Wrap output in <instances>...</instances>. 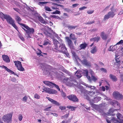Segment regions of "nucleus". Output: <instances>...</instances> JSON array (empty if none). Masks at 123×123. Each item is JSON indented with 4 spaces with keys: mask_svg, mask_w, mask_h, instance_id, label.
<instances>
[{
    "mask_svg": "<svg viewBox=\"0 0 123 123\" xmlns=\"http://www.w3.org/2000/svg\"><path fill=\"white\" fill-rule=\"evenodd\" d=\"M86 87L90 88L91 89V90H94L95 89V87L94 86H89L88 85H86Z\"/></svg>",
    "mask_w": 123,
    "mask_h": 123,
    "instance_id": "33",
    "label": "nucleus"
},
{
    "mask_svg": "<svg viewBox=\"0 0 123 123\" xmlns=\"http://www.w3.org/2000/svg\"><path fill=\"white\" fill-rule=\"evenodd\" d=\"M112 120H113V121H117V120L115 118H114V117H113L112 119Z\"/></svg>",
    "mask_w": 123,
    "mask_h": 123,
    "instance_id": "64",
    "label": "nucleus"
},
{
    "mask_svg": "<svg viewBox=\"0 0 123 123\" xmlns=\"http://www.w3.org/2000/svg\"><path fill=\"white\" fill-rule=\"evenodd\" d=\"M22 28L26 32V33H27V32H28V31H27V30H26L25 29V28Z\"/></svg>",
    "mask_w": 123,
    "mask_h": 123,
    "instance_id": "63",
    "label": "nucleus"
},
{
    "mask_svg": "<svg viewBox=\"0 0 123 123\" xmlns=\"http://www.w3.org/2000/svg\"><path fill=\"white\" fill-rule=\"evenodd\" d=\"M46 98L49 101L51 102L52 104L55 105H56L59 106L60 105V104L56 101L52 99L49 97H47Z\"/></svg>",
    "mask_w": 123,
    "mask_h": 123,
    "instance_id": "16",
    "label": "nucleus"
},
{
    "mask_svg": "<svg viewBox=\"0 0 123 123\" xmlns=\"http://www.w3.org/2000/svg\"><path fill=\"white\" fill-rule=\"evenodd\" d=\"M100 70H101V71H103L104 72L106 73L107 72V71L106 70V69L105 68H101L100 69Z\"/></svg>",
    "mask_w": 123,
    "mask_h": 123,
    "instance_id": "41",
    "label": "nucleus"
},
{
    "mask_svg": "<svg viewBox=\"0 0 123 123\" xmlns=\"http://www.w3.org/2000/svg\"><path fill=\"white\" fill-rule=\"evenodd\" d=\"M53 116H55L56 117H57L58 116V115L57 114L54 113Z\"/></svg>",
    "mask_w": 123,
    "mask_h": 123,
    "instance_id": "62",
    "label": "nucleus"
},
{
    "mask_svg": "<svg viewBox=\"0 0 123 123\" xmlns=\"http://www.w3.org/2000/svg\"><path fill=\"white\" fill-rule=\"evenodd\" d=\"M49 43V40H45L44 43L43 45H46Z\"/></svg>",
    "mask_w": 123,
    "mask_h": 123,
    "instance_id": "38",
    "label": "nucleus"
},
{
    "mask_svg": "<svg viewBox=\"0 0 123 123\" xmlns=\"http://www.w3.org/2000/svg\"><path fill=\"white\" fill-rule=\"evenodd\" d=\"M109 77L113 81L116 82L117 80V79L116 76L112 74H110L109 75Z\"/></svg>",
    "mask_w": 123,
    "mask_h": 123,
    "instance_id": "21",
    "label": "nucleus"
},
{
    "mask_svg": "<svg viewBox=\"0 0 123 123\" xmlns=\"http://www.w3.org/2000/svg\"><path fill=\"white\" fill-rule=\"evenodd\" d=\"M63 15L65 16H67L68 17H69L68 14L66 13H64L63 14Z\"/></svg>",
    "mask_w": 123,
    "mask_h": 123,
    "instance_id": "56",
    "label": "nucleus"
},
{
    "mask_svg": "<svg viewBox=\"0 0 123 123\" xmlns=\"http://www.w3.org/2000/svg\"><path fill=\"white\" fill-rule=\"evenodd\" d=\"M100 36L103 40H105L107 39L108 35L103 31L101 33Z\"/></svg>",
    "mask_w": 123,
    "mask_h": 123,
    "instance_id": "19",
    "label": "nucleus"
},
{
    "mask_svg": "<svg viewBox=\"0 0 123 123\" xmlns=\"http://www.w3.org/2000/svg\"><path fill=\"white\" fill-rule=\"evenodd\" d=\"M76 108V107L72 106L71 109V111H74Z\"/></svg>",
    "mask_w": 123,
    "mask_h": 123,
    "instance_id": "53",
    "label": "nucleus"
},
{
    "mask_svg": "<svg viewBox=\"0 0 123 123\" xmlns=\"http://www.w3.org/2000/svg\"><path fill=\"white\" fill-rule=\"evenodd\" d=\"M0 16L4 20V18L6 19L8 23L12 25L16 30H17L18 27L14 23V20L12 19V18L9 15L4 14L2 12L0 13Z\"/></svg>",
    "mask_w": 123,
    "mask_h": 123,
    "instance_id": "2",
    "label": "nucleus"
},
{
    "mask_svg": "<svg viewBox=\"0 0 123 123\" xmlns=\"http://www.w3.org/2000/svg\"><path fill=\"white\" fill-rule=\"evenodd\" d=\"M116 45H115L114 46L112 47V46H111L108 49V50L109 51H113L117 49V47H115Z\"/></svg>",
    "mask_w": 123,
    "mask_h": 123,
    "instance_id": "26",
    "label": "nucleus"
},
{
    "mask_svg": "<svg viewBox=\"0 0 123 123\" xmlns=\"http://www.w3.org/2000/svg\"><path fill=\"white\" fill-rule=\"evenodd\" d=\"M46 92L49 94H56L57 93V92L56 91L49 88H46Z\"/></svg>",
    "mask_w": 123,
    "mask_h": 123,
    "instance_id": "13",
    "label": "nucleus"
},
{
    "mask_svg": "<svg viewBox=\"0 0 123 123\" xmlns=\"http://www.w3.org/2000/svg\"><path fill=\"white\" fill-rule=\"evenodd\" d=\"M66 38L67 39V41L70 48L72 49H74V47L73 46V44L72 43V41L68 37H66Z\"/></svg>",
    "mask_w": 123,
    "mask_h": 123,
    "instance_id": "14",
    "label": "nucleus"
},
{
    "mask_svg": "<svg viewBox=\"0 0 123 123\" xmlns=\"http://www.w3.org/2000/svg\"><path fill=\"white\" fill-rule=\"evenodd\" d=\"M81 63L82 64L87 66H90L91 65L90 62L86 59H84L80 61Z\"/></svg>",
    "mask_w": 123,
    "mask_h": 123,
    "instance_id": "15",
    "label": "nucleus"
},
{
    "mask_svg": "<svg viewBox=\"0 0 123 123\" xmlns=\"http://www.w3.org/2000/svg\"><path fill=\"white\" fill-rule=\"evenodd\" d=\"M95 21L94 20L92 21H89L86 23V24L87 25H91L92 24L94 23Z\"/></svg>",
    "mask_w": 123,
    "mask_h": 123,
    "instance_id": "42",
    "label": "nucleus"
},
{
    "mask_svg": "<svg viewBox=\"0 0 123 123\" xmlns=\"http://www.w3.org/2000/svg\"><path fill=\"white\" fill-rule=\"evenodd\" d=\"M15 65L18 69L20 71H25L24 68L22 67L21 62L18 61H13Z\"/></svg>",
    "mask_w": 123,
    "mask_h": 123,
    "instance_id": "8",
    "label": "nucleus"
},
{
    "mask_svg": "<svg viewBox=\"0 0 123 123\" xmlns=\"http://www.w3.org/2000/svg\"><path fill=\"white\" fill-rule=\"evenodd\" d=\"M72 106H68L67 107L68 109H71Z\"/></svg>",
    "mask_w": 123,
    "mask_h": 123,
    "instance_id": "60",
    "label": "nucleus"
},
{
    "mask_svg": "<svg viewBox=\"0 0 123 123\" xmlns=\"http://www.w3.org/2000/svg\"><path fill=\"white\" fill-rule=\"evenodd\" d=\"M95 93V92H92V91L86 90L84 92V97L86 99L89 101L90 103L92 104H94L93 103H97L100 101L101 98L100 97L96 96L93 98H92L90 97H93Z\"/></svg>",
    "mask_w": 123,
    "mask_h": 123,
    "instance_id": "1",
    "label": "nucleus"
},
{
    "mask_svg": "<svg viewBox=\"0 0 123 123\" xmlns=\"http://www.w3.org/2000/svg\"><path fill=\"white\" fill-rule=\"evenodd\" d=\"M15 19L16 20L17 22L18 23L21 25V24H20L19 23L22 20L20 17L18 16H17Z\"/></svg>",
    "mask_w": 123,
    "mask_h": 123,
    "instance_id": "29",
    "label": "nucleus"
},
{
    "mask_svg": "<svg viewBox=\"0 0 123 123\" xmlns=\"http://www.w3.org/2000/svg\"><path fill=\"white\" fill-rule=\"evenodd\" d=\"M34 98H36L37 99H39L40 98V96L38 94L36 93L35 94L34 96Z\"/></svg>",
    "mask_w": 123,
    "mask_h": 123,
    "instance_id": "35",
    "label": "nucleus"
},
{
    "mask_svg": "<svg viewBox=\"0 0 123 123\" xmlns=\"http://www.w3.org/2000/svg\"><path fill=\"white\" fill-rule=\"evenodd\" d=\"M79 5V4H73L72 6L73 7H77Z\"/></svg>",
    "mask_w": 123,
    "mask_h": 123,
    "instance_id": "52",
    "label": "nucleus"
},
{
    "mask_svg": "<svg viewBox=\"0 0 123 123\" xmlns=\"http://www.w3.org/2000/svg\"><path fill=\"white\" fill-rule=\"evenodd\" d=\"M3 68H4L8 72H10L11 74H13L14 75H17V76L18 77V76L17 75V74H15L14 72H13L12 70H10L9 69H8L6 67L3 65Z\"/></svg>",
    "mask_w": 123,
    "mask_h": 123,
    "instance_id": "20",
    "label": "nucleus"
},
{
    "mask_svg": "<svg viewBox=\"0 0 123 123\" xmlns=\"http://www.w3.org/2000/svg\"><path fill=\"white\" fill-rule=\"evenodd\" d=\"M113 96L117 100H120L123 98V96L122 94L117 91H115L113 92Z\"/></svg>",
    "mask_w": 123,
    "mask_h": 123,
    "instance_id": "10",
    "label": "nucleus"
},
{
    "mask_svg": "<svg viewBox=\"0 0 123 123\" xmlns=\"http://www.w3.org/2000/svg\"><path fill=\"white\" fill-rule=\"evenodd\" d=\"M13 9L18 12H19V9L17 8H13Z\"/></svg>",
    "mask_w": 123,
    "mask_h": 123,
    "instance_id": "54",
    "label": "nucleus"
},
{
    "mask_svg": "<svg viewBox=\"0 0 123 123\" xmlns=\"http://www.w3.org/2000/svg\"><path fill=\"white\" fill-rule=\"evenodd\" d=\"M87 8V7H86L84 6L81 7H80V8H79V9L80 10H83L84 9H85L86 8Z\"/></svg>",
    "mask_w": 123,
    "mask_h": 123,
    "instance_id": "48",
    "label": "nucleus"
},
{
    "mask_svg": "<svg viewBox=\"0 0 123 123\" xmlns=\"http://www.w3.org/2000/svg\"><path fill=\"white\" fill-rule=\"evenodd\" d=\"M19 37H20V38L22 41H24V38L23 37H22V36H20Z\"/></svg>",
    "mask_w": 123,
    "mask_h": 123,
    "instance_id": "57",
    "label": "nucleus"
},
{
    "mask_svg": "<svg viewBox=\"0 0 123 123\" xmlns=\"http://www.w3.org/2000/svg\"><path fill=\"white\" fill-rule=\"evenodd\" d=\"M59 48L61 49V51L63 53H65L67 50V49L65 45L64 44H61L59 46Z\"/></svg>",
    "mask_w": 123,
    "mask_h": 123,
    "instance_id": "18",
    "label": "nucleus"
},
{
    "mask_svg": "<svg viewBox=\"0 0 123 123\" xmlns=\"http://www.w3.org/2000/svg\"><path fill=\"white\" fill-rule=\"evenodd\" d=\"M117 118L119 119L122 117V115L119 113H118L117 114Z\"/></svg>",
    "mask_w": 123,
    "mask_h": 123,
    "instance_id": "36",
    "label": "nucleus"
},
{
    "mask_svg": "<svg viewBox=\"0 0 123 123\" xmlns=\"http://www.w3.org/2000/svg\"><path fill=\"white\" fill-rule=\"evenodd\" d=\"M59 108L61 110H65L66 109V107L65 106H60L59 107Z\"/></svg>",
    "mask_w": 123,
    "mask_h": 123,
    "instance_id": "40",
    "label": "nucleus"
},
{
    "mask_svg": "<svg viewBox=\"0 0 123 123\" xmlns=\"http://www.w3.org/2000/svg\"><path fill=\"white\" fill-rule=\"evenodd\" d=\"M123 13V10H122L119 13V14L121 15Z\"/></svg>",
    "mask_w": 123,
    "mask_h": 123,
    "instance_id": "58",
    "label": "nucleus"
},
{
    "mask_svg": "<svg viewBox=\"0 0 123 123\" xmlns=\"http://www.w3.org/2000/svg\"><path fill=\"white\" fill-rule=\"evenodd\" d=\"M69 113L66 114L63 116H62L61 117L62 119H63L64 118H67L69 116Z\"/></svg>",
    "mask_w": 123,
    "mask_h": 123,
    "instance_id": "39",
    "label": "nucleus"
},
{
    "mask_svg": "<svg viewBox=\"0 0 123 123\" xmlns=\"http://www.w3.org/2000/svg\"><path fill=\"white\" fill-rule=\"evenodd\" d=\"M99 64L100 65H102L103 66H104V64L102 62H99Z\"/></svg>",
    "mask_w": 123,
    "mask_h": 123,
    "instance_id": "59",
    "label": "nucleus"
},
{
    "mask_svg": "<svg viewBox=\"0 0 123 123\" xmlns=\"http://www.w3.org/2000/svg\"><path fill=\"white\" fill-rule=\"evenodd\" d=\"M102 90L103 91H105V87L103 86L102 87Z\"/></svg>",
    "mask_w": 123,
    "mask_h": 123,
    "instance_id": "61",
    "label": "nucleus"
},
{
    "mask_svg": "<svg viewBox=\"0 0 123 123\" xmlns=\"http://www.w3.org/2000/svg\"><path fill=\"white\" fill-rule=\"evenodd\" d=\"M63 81L67 86H71L73 85L74 80L70 78L66 77L63 79Z\"/></svg>",
    "mask_w": 123,
    "mask_h": 123,
    "instance_id": "6",
    "label": "nucleus"
},
{
    "mask_svg": "<svg viewBox=\"0 0 123 123\" xmlns=\"http://www.w3.org/2000/svg\"><path fill=\"white\" fill-rule=\"evenodd\" d=\"M52 6L51 7V8L52 9V11H53L55 10H56L52 12L53 14H59L60 13V12L59 10H57V9L59 10V9L58 8V6H60L62 8H63L64 6L60 4H58L56 3H53L52 4Z\"/></svg>",
    "mask_w": 123,
    "mask_h": 123,
    "instance_id": "3",
    "label": "nucleus"
},
{
    "mask_svg": "<svg viewBox=\"0 0 123 123\" xmlns=\"http://www.w3.org/2000/svg\"><path fill=\"white\" fill-rule=\"evenodd\" d=\"M64 8V7L62 8L64 9V10L65 11H66L67 12H69L71 11V10L70 9H69L68 8Z\"/></svg>",
    "mask_w": 123,
    "mask_h": 123,
    "instance_id": "44",
    "label": "nucleus"
},
{
    "mask_svg": "<svg viewBox=\"0 0 123 123\" xmlns=\"http://www.w3.org/2000/svg\"><path fill=\"white\" fill-rule=\"evenodd\" d=\"M51 106H50L49 107H48L47 108H45L44 109V111H49V109L50 108H51Z\"/></svg>",
    "mask_w": 123,
    "mask_h": 123,
    "instance_id": "51",
    "label": "nucleus"
},
{
    "mask_svg": "<svg viewBox=\"0 0 123 123\" xmlns=\"http://www.w3.org/2000/svg\"><path fill=\"white\" fill-rule=\"evenodd\" d=\"M64 72L68 74H69L70 73V72L66 70H64Z\"/></svg>",
    "mask_w": 123,
    "mask_h": 123,
    "instance_id": "55",
    "label": "nucleus"
},
{
    "mask_svg": "<svg viewBox=\"0 0 123 123\" xmlns=\"http://www.w3.org/2000/svg\"><path fill=\"white\" fill-rule=\"evenodd\" d=\"M94 12V11L93 10H89L88 11H87V13L88 14H91L92 13H93Z\"/></svg>",
    "mask_w": 123,
    "mask_h": 123,
    "instance_id": "45",
    "label": "nucleus"
},
{
    "mask_svg": "<svg viewBox=\"0 0 123 123\" xmlns=\"http://www.w3.org/2000/svg\"><path fill=\"white\" fill-rule=\"evenodd\" d=\"M62 96L64 98L66 96V93L63 92H62Z\"/></svg>",
    "mask_w": 123,
    "mask_h": 123,
    "instance_id": "50",
    "label": "nucleus"
},
{
    "mask_svg": "<svg viewBox=\"0 0 123 123\" xmlns=\"http://www.w3.org/2000/svg\"><path fill=\"white\" fill-rule=\"evenodd\" d=\"M97 51V48L96 46L93 47V49L91 51V52L92 54L95 53Z\"/></svg>",
    "mask_w": 123,
    "mask_h": 123,
    "instance_id": "28",
    "label": "nucleus"
},
{
    "mask_svg": "<svg viewBox=\"0 0 123 123\" xmlns=\"http://www.w3.org/2000/svg\"><path fill=\"white\" fill-rule=\"evenodd\" d=\"M70 37L73 40H75L76 39V38L74 34H71L70 35Z\"/></svg>",
    "mask_w": 123,
    "mask_h": 123,
    "instance_id": "31",
    "label": "nucleus"
},
{
    "mask_svg": "<svg viewBox=\"0 0 123 123\" xmlns=\"http://www.w3.org/2000/svg\"><path fill=\"white\" fill-rule=\"evenodd\" d=\"M2 57L3 60L6 63H9L10 61L9 57L7 55H3Z\"/></svg>",
    "mask_w": 123,
    "mask_h": 123,
    "instance_id": "17",
    "label": "nucleus"
},
{
    "mask_svg": "<svg viewBox=\"0 0 123 123\" xmlns=\"http://www.w3.org/2000/svg\"><path fill=\"white\" fill-rule=\"evenodd\" d=\"M47 2H39L38 4L40 5L41 6L45 4H46Z\"/></svg>",
    "mask_w": 123,
    "mask_h": 123,
    "instance_id": "34",
    "label": "nucleus"
},
{
    "mask_svg": "<svg viewBox=\"0 0 123 123\" xmlns=\"http://www.w3.org/2000/svg\"><path fill=\"white\" fill-rule=\"evenodd\" d=\"M100 37L99 36L96 37L94 38H91L90 39V40L97 43L100 40Z\"/></svg>",
    "mask_w": 123,
    "mask_h": 123,
    "instance_id": "22",
    "label": "nucleus"
},
{
    "mask_svg": "<svg viewBox=\"0 0 123 123\" xmlns=\"http://www.w3.org/2000/svg\"><path fill=\"white\" fill-rule=\"evenodd\" d=\"M38 19L39 21L42 23L44 24L48 23V21H45L43 19V18L41 17H39Z\"/></svg>",
    "mask_w": 123,
    "mask_h": 123,
    "instance_id": "23",
    "label": "nucleus"
},
{
    "mask_svg": "<svg viewBox=\"0 0 123 123\" xmlns=\"http://www.w3.org/2000/svg\"><path fill=\"white\" fill-rule=\"evenodd\" d=\"M28 98L27 96H25L23 98V100L24 101H26L27 100Z\"/></svg>",
    "mask_w": 123,
    "mask_h": 123,
    "instance_id": "49",
    "label": "nucleus"
},
{
    "mask_svg": "<svg viewBox=\"0 0 123 123\" xmlns=\"http://www.w3.org/2000/svg\"><path fill=\"white\" fill-rule=\"evenodd\" d=\"M89 73L91 74V76L94 75L95 74L94 72L91 70H90Z\"/></svg>",
    "mask_w": 123,
    "mask_h": 123,
    "instance_id": "43",
    "label": "nucleus"
},
{
    "mask_svg": "<svg viewBox=\"0 0 123 123\" xmlns=\"http://www.w3.org/2000/svg\"><path fill=\"white\" fill-rule=\"evenodd\" d=\"M87 46V44L85 42L80 45L79 46L80 49H85Z\"/></svg>",
    "mask_w": 123,
    "mask_h": 123,
    "instance_id": "24",
    "label": "nucleus"
},
{
    "mask_svg": "<svg viewBox=\"0 0 123 123\" xmlns=\"http://www.w3.org/2000/svg\"><path fill=\"white\" fill-rule=\"evenodd\" d=\"M21 25L27 30L28 32H27V34L28 35V36L29 37L31 38L30 35L33 34L35 32L34 29L32 28H31L27 25H26L24 24H21Z\"/></svg>",
    "mask_w": 123,
    "mask_h": 123,
    "instance_id": "5",
    "label": "nucleus"
},
{
    "mask_svg": "<svg viewBox=\"0 0 123 123\" xmlns=\"http://www.w3.org/2000/svg\"><path fill=\"white\" fill-rule=\"evenodd\" d=\"M23 118V116L21 114H19L18 116V119L20 121L22 120Z\"/></svg>",
    "mask_w": 123,
    "mask_h": 123,
    "instance_id": "37",
    "label": "nucleus"
},
{
    "mask_svg": "<svg viewBox=\"0 0 123 123\" xmlns=\"http://www.w3.org/2000/svg\"><path fill=\"white\" fill-rule=\"evenodd\" d=\"M111 104L112 105H117L118 106L119 108L120 107V104L118 102L116 101L113 100L111 102Z\"/></svg>",
    "mask_w": 123,
    "mask_h": 123,
    "instance_id": "27",
    "label": "nucleus"
},
{
    "mask_svg": "<svg viewBox=\"0 0 123 123\" xmlns=\"http://www.w3.org/2000/svg\"><path fill=\"white\" fill-rule=\"evenodd\" d=\"M67 97L69 100L74 102H78V99L75 95L71 94L68 96Z\"/></svg>",
    "mask_w": 123,
    "mask_h": 123,
    "instance_id": "12",
    "label": "nucleus"
},
{
    "mask_svg": "<svg viewBox=\"0 0 123 123\" xmlns=\"http://www.w3.org/2000/svg\"><path fill=\"white\" fill-rule=\"evenodd\" d=\"M44 8L45 10L46 11H47L49 12L53 11L52 9H51L50 7H48V6H45Z\"/></svg>",
    "mask_w": 123,
    "mask_h": 123,
    "instance_id": "30",
    "label": "nucleus"
},
{
    "mask_svg": "<svg viewBox=\"0 0 123 123\" xmlns=\"http://www.w3.org/2000/svg\"><path fill=\"white\" fill-rule=\"evenodd\" d=\"M84 72L86 74V76L87 78L90 82H91L92 81H93L94 82H96V81L98 80L97 77H95L94 75L91 76V77L90 76H88V72L87 70H84Z\"/></svg>",
    "mask_w": 123,
    "mask_h": 123,
    "instance_id": "7",
    "label": "nucleus"
},
{
    "mask_svg": "<svg viewBox=\"0 0 123 123\" xmlns=\"http://www.w3.org/2000/svg\"><path fill=\"white\" fill-rule=\"evenodd\" d=\"M115 15L114 12L113 11L109 12L107 14L105 15L104 17V19L105 20L108 19L110 18H113Z\"/></svg>",
    "mask_w": 123,
    "mask_h": 123,
    "instance_id": "11",
    "label": "nucleus"
},
{
    "mask_svg": "<svg viewBox=\"0 0 123 123\" xmlns=\"http://www.w3.org/2000/svg\"><path fill=\"white\" fill-rule=\"evenodd\" d=\"M68 28L70 29H75L76 28L78 27L77 26H71L69 25L68 26Z\"/></svg>",
    "mask_w": 123,
    "mask_h": 123,
    "instance_id": "32",
    "label": "nucleus"
},
{
    "mask_svg": "<svg viewBox=\"0 0 123 123\" xmlns=\"http://www.w3.org/2000/svg\"><path fill=\"white\" fill-rule=\"evenodd\" d=\"M116 61L117 63H118V64H120V61L118 58H117L116 59Z\"/></svg>",
    "mask_w": 123,
    "mask_h": 123,
    "instance_id": "47",
    "label": "nucleus"
},
{
    "mask_svg": "<svg viewBox=\"0 0 123 123\" xmlns=\"http://www.w3.org/2000/svg\"><path fill=\"white\" fill-rule=\"evenodd\" d=\"M81 73L82 72L80 71H77L75 74L76 77L78 78H80L82 76Z\"/></svg>",
    "mask_w": 123,
    "mask_h": 123,
    "instance_id": "25",
    "label": "nucleus"
},
{
    "mask_svg": "<svg viewBox=\"0 0 123 123\" xmlns=\"http://www.w3.org/2000/svg\"><path fill=\"white\" fill-rule=\"evenodd\" d=\"M43 83L46 85L49 86L50 88H53L54 86H55L58 91H60L59 86L54 83L48 81H44Z\"/></svg>",
    "mask_w": 123,
    "mask_h": 123,
    "instance_id": "9",
    "label": "nucleus"
},
{
    "mask_svg": "<svg viewBox=\"0 0 123 123\" xmlns=\"http://www.w3.org/2000/svg\"><path fill=\"white\" fill-rule=\"evenodd\" d=\"M12 112L4 115L2 117V119L4 122L7 123H11L12 121Z\"/></svg>",
    "mask_w": 123,
    "mask_h": 123,
    "instance_id": "4",
    "label": "nucleus"
},
{
    "mask_svg": "<svg viewBox=\"0 0 123 123\" xmlns=\"http://www.w3.org/2000/svg\"><path fill=\"white\" fill-rule=\"evenodd\" d=\"M123 43V40H120L115 45H116L119 44H122Z\"/></svg>",
    "mask_w": 123,
    "mask_h": 123,
    "instance_id": "46",
    "label": "nucleus"
}]
</instances>
